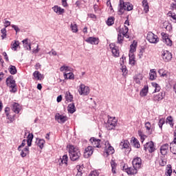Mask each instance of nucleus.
Wrapping results in <instances>:
<instances>
[{
    "label": "nucleus",
    "instance_id": "obj_1",
    "mask_svg": "<svg viewBox=\"0 0 176 176\" xmlns=\"http://www.w3.org/2000/svg\"><path fill=\"white\" fill-rule=\"evenodd\" d=\"M69 155L72 162H76V160H79L82 154L79 148L74 145H70L69 148Z\"/></svg>",
    "mask_w": 176,
    "mask_h": 176
},
{
    "label": "nucleus",
    "instance_id": "obj_2",
    "mask_svg": "<svg viewBox=\"0 0 176 176\" xmlns=\"http://www.w3.org/2000/svg\"><path fill=\"white\" fill-rule=\"evenodd\" d=\"M6 83L8 87H10V91L11 93H16L17 91V85H16V81L13 78L8 77L6 79Z\"/></svg>",
    "mask_w": 176,
    "mask_h": 176
},
{
    "label": "nucleus",
    "instance_id": "obj_3",
    "mask_svg": "<svg viewBox=\"0 0 176 176\" xmlns=\"http://www.w3.org/2000/svg\"><path fill=\"white\" fill-rule=\"evenodd\" d=\"M124 10H127L130 12V10H133V6L129 2H123L120 4V10L118 14H123L124 13Z\"/></svg>",
    "mask_w": 176,
    "mask_h": 176
},
{
    "label": "nucleus",
    "instance_id": "obj_4",
    "mask_svg": "<svg viewBox=\"0 0 176 176\" xmlns=\"http://www.w3.org/2000/svg\"><path fill=\"white\" fill-rule=\"evenodd\" d=\"M78 91L80 96H89V94H90V88L85 85V84H80Z\"/></svg>",
    "mask_w": 176,
    "mask_h": 176
},
{
    "label": "nucleus",
    "instance_id": "obj_5",
    "mask_svg": "<svg viewBox=\"0 0 176 176\" xmlns=\"http://www.w3.org/2000/svg\"><path fill=\"white\" fill-rule=\"evenodd\" d=\"M105 151L104 153V156L106 157H108L109 155H113L115 153V149L113 147L111 146V144H109V142H105Z\"/></svg>",
    "mask_w": 176,
    "mask_h": 176
},
{
    "label": "nucleus",
    "instance_id": "obj_6",
    "mask_svg": "<svg viewBox=\"0 0 176 176\" xmlns=\"http://www.w3.org/2000/svg\"><path fill=\"white\" fill-rule=\"evenodd\" d=\"M144 149L146 152H148L149 153H153V152L156 151V148H155V143H153V142L152 141L146 142L144 145Z\"/></svg>",
    "mask_w": 176,
    "mask_h": 176
},
{
    "label": "nucleus",
    "instance_id": "obj_7",
    "mask_svg": "<svg viewBox=\"0 0 176 176\" xmlns=\"http://www.w3.org/2000/svg\"><path fill=\"white\" fill-rule=\"evenodd\" d=\"M118 124V120L116 118H110L108 120L107 124V130H113L115 127H116V125Z\"/></svg>",
    "mask_w": 176,
    "mask_h": 176
},
{
    "label": "nucleus",
    "instance_id": "obj_8",
    "mask_svg": "<svg viewBox=\"0 0 176 176\" xmlns=\"http://www.w3.org/2000/svg\"><path fill=\"white\" fill-rule=\"evenodd\" d=\"M146 39L148 41V42H150V43H157L159 42L157 36L153 34L152 32H149L147 34Z\"/></svg>",
    "mask_w": 176,
    "mask_h": 176
},
{
    "label": "nucleus",
    "instance_id": "obj_9",
    "mask_svg": "<svg viewBox=\"0 0 176 176\" xmlns=\"http://www.w3.org/2000/svg\"><path fill=\"white\" fill-rule=\"evenodd\" d=\"M132 164H133V168L140 170V168H141V166H142V160L137 157L136 158L133 160Z\"/></svg>",
    "mask_w": 176,
    "mask_h": 176
},
{
    "label": "nucleus",
    "instance_id": "obj_10",
    "mask_svg": "<svg viewBox=\"0 0 176 176\" xmlns=\"http://www.w3.org/2000/svg\"><path fill=\"white\" fill-rule=\"evenodd\" d=\"M92 146L94 148H102V145L101 144V140L96 139L95 138H91L89 140Z\"/></svg>",
    "mask_w": 176,
    "mask_h": 176
},
{
    "label": "nucleus",
    "instance_id": "obj_11",
    "mask_svg": "<svg viewBox=\"0 0 176 176\" xmlns=\"http://www.w3.org/2000/svg\"><path fill=\"white\" fill-rule=\"evenodd\" d=\"M93 152H94V148L91 146H87L84 151V157L85 159H89V157L93 155Z\"/></svg>",
    "mask_w": 176,
    "mask_h": 176
},
{
    "label": "nucleus",
    "instance_id": "obj_12",
    "mask_svg": "<svg viewBox=\"0 0 176 176\" xmlns=\"http://www.w3.org/2000/svg\"><path fill=\"white\" fill-rule=\"evenodd\" d=\"M123 170L129 175H134V174H137L138 169L134 168V166L133 168H126V166H124Z\"/></svg>",
    "mask_w": 176,
    "mask_h": 176
},
{
    "label": "nucleus",
    "instance_id": "obj_13",
    "mask_svg": "<svg viewBox=\"0 0 176 176\" xmlns=\"http://www.w3.org/2000/svg\"><path fill=\"white\" fill-rule=\"evenodd\" d=\"M55 120L58 122V123H65L67 120H68V118L65 116L60 115V113H57L55 116Z\"/></svg>",
    "mask_w": 176,
    "mask_h": 176
},
{
    "label": "nucleus",
    "instance_id": "obj_14",
    "mask_svg": "<svg viewBox=\"0 0 176 176\" xmlns=\"http://www.w3.org/2000/svg\"><path fill=\"white\" fill-rule=\"evenodd\" d=\"M174 140L170 144V152L173 155H176V133L174 132Z\"/></svg>",
    "mask_w": 176,
    "mask_h": 176
},
{
    "label": "nucleus",
    "instance_id": "obj_15",
    "mask_svg": "<svg viewBox=\"0 0 176 176\" xmlns=\"http://www.w3.org/2000/svg\"><path fill=\"white\" fill-rule=\"evenodd\" d=\"M119 34L123 35V36H125V38H129V34H127V32H129V28L126 25L124 27L118 29Z\"/></svg>",
    "mask_w": 176,
    "mask_h": 176
},
{
    "label": "nucleus",
    "instance_id": "obj_16",
    "mask_svg": "<svg viewBox=\"0 0 176 176\" xmlns=\"http://www.w3.org/2000/svg\"><path fill=\"white\" fill-rule=\"evenodd\" d=\"M166 97V92H160L158 94L154 95L153 97V101H162Z\"/></svg>",
    "mask_w": 176,
    "mask_h": 176
},
{
    "label": "nucleus",
    "instance_id": "obj_17",
    "mask_svg": "<svg viewBox=\"0 0 176 176\" xmlns=\"http://www.w3.org/2000/svg\"><path fill=\"white\" fill-rule=\"evenodd\" d=\"M162 58L166 62L170 61L171 58H173V55L168 51H164V52L162 53Z\"/></svg>",
    "mask_w": 176,
    "mask_h": 176
},
{
    "label": "nucleus",
    "instance_id": "obj_18",
    "mask_svg": "<svg viewBox=\"0 0 176 176\" xmlns=\"http://www.w3.org/2000/svg\"><path fill=\"white\" fill-rule=\"evenodd\" d=\"M168 148H170V146L168 145V144H164L162 146H161L160 147L161 155H162L163 156H166V155H167L168 152Z\"/></svg>",
    "mask_w": 176,
    "mask_h": 176
},
{
    "label": "nucleus",
    "instance_id": "obj_19",
    "mask_svg": "<svg viewBox=\"0 0 176 176\" xmlns=\"http://www.w3.org/2000/svg\"><path fill=\"white\" fill-rule=\"evenodd\" d=\"M130 143L127 140H123L120 142V146L122 149H128V152H130L131 149L129 148Z\"/></svg>",
    "mask_w": 176,
    "mask_h": 176
},
{
    "label": "nucleus",
    "instance_id": "obj_20",
    "mask_svg": "<svg viewBox=\"0 0 176 176\" xmlns=\"http://www.w3.org/2000/svg\"><path fill=\"white\" fill-rule=\"evenodd\" d=\"M52 10L55 13H57L58 14H63V13H65V10L63 8H61V7H59L58 6H55L52 8Z\"/></svg>",
    "mask_w": 176,
    "mask_h": 176
},
{
    "label": "nucleus",
    "instance_id": "obj_21",
    "mask_svg": "<svg viewBox=\"0 0 176 176\" xmlns=\"http://www.w3.org/2000/svg\"><path fill=\"white\" fill-rule=\"evenodd\" d=\"M33 76H34V79H36V80H42V79H43V78H45L43 74H41L38 71H35L33 73Z\"/></svg>",
    "mask_w": 176,
    "mask_h": 176
},
{
    "label": "nucleus",
    "instance_id": "obj_22",
    "mask_svg": "<svg viewBox=\"0 0 176 176\" xmlns=\"http://www.w3.org/2000/svg\"><path fill=\"white\" fill-rule=\"evenodd\" d=\"M85 41L88 43H91V45H98V38L95 37H89Z\"/></svg>",
    "mask_w": 176,
    "mask_h": 176
},
{
    "label": "nucleus",
    "instance_id": "obj_23",
    "mask_svg": "<svg viewBox=\"0 0 176 176\" xmlns=\"http://www.w3.org/2000/svg\"><path fill=\"white\" fill-rule=\"evenodd\" d=\"M67 111L69 113H74V112H76V107H75V103H70L67 107Z\"/></svg>",
    "mask_w": 176,
    "mask_h": 176
},
{
    "label": "nucleus",
    "instance_id": "obj_24",
    "mask_svg": "<svg viewBox=\"0 0 176 176\" xmlns=\"http://www.w3.org/2000/svg\"><path fill=\"white\" fill-rule=\"evenodd\" d=\"M21 109V106H20L19 103L15 102L12 104V111L15 113H19Z\"/></svg>",
    "mask_w": 176,
    "mask_h": 176
},
{
    "label": "nucleus",
    "instance_id": "obj_25",
    "mask_svg": "<svg viewBox=\"0 0 176 176\" xmlns=\"http://www.w3.org/2000/svg\"><path fill=\"white\" fill-rule=\"evenodd\" d=\"M32 140H34V134L29 133L27 136L28 147L32 144Z\"/></svg>",
    "mask_w": 176,
    "mask_h": 176
},
{
    "label": "nucleus",
    "instance_id": "obj_26",
    "mask_svg": "<svg viewBox=\"0 0 176 176\" xmlns=\"http://www.w3.org/2000/svg\"><path fill=\"white\" fill-rule=\"evenodd\" d=\"M158 74L162 78H167L168 76V72L164 70V69H160L158 71Z\"/></svg>",
    "mask_w": 176,
    "mask_h": 176
},
{
    "label": "nucleus",
    "instance_id": "obj_27",
    "mask_svg": "<svg viewBox=\"0 0 176 176\" xmlns=\"http://www.w3.org/2000/svg\"><path fill=\"white\" fill-rule=\"evenodd\" d=\"M130 47L131 49H130L129 53H132V54H134V52L137 50V41H133Z\"/></svg>",
    "mask_w": 176,
    "mask_h": 176
},
{
    "label": "nucleus",
    "instance_id": "obj_28",
    "mask_svg": "<svg viewBox=\"0 0 176 176\" xmlns=\"http://www.w3.org/2000/svg\"><path fill=\"white\" fill-rule=\"evenodd\" d=\"M129 64L131 65H135V56H134V54L133 53H129Z\"/></svg>",
    "mask_w": 176,
    "mask_h": 176
},
{
    "label": "nucleus",
    "instance_id": "obj_29",
    "mask_svg": "<svg viewBox=\"0 0 176 176\" xmlns=\"http://www.w3.org/2000/svg\"><path fill=\"white\" fill-rule=\"evenodd\" d=\"M142 6L144 8V13H147L148 12H149V5L148 4L147 0L142 1Z\"/></svg>",
    "mask_w": 176,
    "mask_h": 176
},
{
    "label": "nucleus",
    "instance_id": "obj_30",
    "mask_svg": "<svg viewBox=\"0 0 176 176\" xmlns=\"http://www.w3.org/2000/svg\"><path fill=\"white\" fill-rule=\"evenodd\" d=\"M22 42L23 43V47L26 50H31V44L28 43V38L23 40Z\"/></svg>",
    "mask_w": 176,
    "mask_h": 176
},
{
    "label": "nucleus",
    "instance_id": "obj_31",
    "mask_svg": "<svg viewBox=\"0 0 176 176\" xmlns=\"http://www.w3.org/2000/svg\"><path fill=\"white\" fill-rule=\"evenodd\" d=\"M110 164L113 174H116V167H118V164L113 160L111 161Z\"/></svg>",
    "mask_w": 176,
    "mask_h": 176
},
{
    "label": "nucleus",
    "instance_id": "obj_32",
    "mask_svg": "<svg viewBox=\"0 0 176 176\" xmlns=\"http://www.w3.org/2000/svg\"><path fill=\"white\" fill-rule=\"evenodd\" d=\"M28 153H30V148H28V146H26L23 150L21 151V157H25V156H27Z\"/></svg>",
    "mask_w": 176,
    "mask_h": 176
},
{
    "label": "nucleus",
    "instance_id": "obj_33",
    "mask_svg": "<svg viewBox=\"0 0 176 176\" xmlns=\"http://www.w3.org/2000/svg\"><path fill=\"white\" fill-rule=\"evenodd\" d=\"M20 47V42L18 41H15L14 43H12L11 44V49L12 50H17V48Z\"/></svg>",
    "mask_w": 176,
    "mask_h": 176
},
{
    "label": "nucleus",
    "instance_id": "obj_34",
    "mask_svg": "<svg viewBox=\"0 0 176 176\" xmlns=\"http://www.w3.org/2000/svg\"><path fill=\"white\" fill-rule=\"evenodd\" d=\"M166 123L170 124V127H174V119L171 116L166 118Z\"/></svg>",
    "mask_w": 176,
    "mask_h": 176
},
{
    "label": "nucleus",
    "instance_id": "obj_35",
    "mask_svg": "<svg viewBox=\"0 0 176 176\" xmlns=\"http://www.w3.org/2000/svg\"><path fill=\"white\" fill-rule=\"evenodd\" d=\"M61 164H65V166L68 165V155H64L62 158H60Z\"/></svg>",
    "mask_w": 176,
    "mask_h": 176
},
{
    "label": "nucleus",
    "instance_id": "obj_36",
    "mask_svg": "<svg viewBox=\"0 0 176 176\" xmlns=\"http://www.w3.org/2000/svg\"><path fill=\"white\" fill-rule=\"evenodd\" d=\"M8 69L11 75H16V74H17V69H16V66L10 65Z\"/></svg>",
    "mask_w": 176,
    "mask_h": 176
},
{
    "label": "nucleus",
    "instance_id": "obj_37",
    "mask_svg": "<svg viewBox=\"0 0 176 176\" xmlns=\"http://www.w3.org/2000/svg\"><path fill=\"white\" fill-rule=\"evenodd\" d=\"M166 171V176H171V174H173V168L171 167V165H170V164L167 165Z\"/></svg>",
    "mask_w": 176,
    "mask_h": 176
},
{
    "label": "nucleus",
    "instance_id": "obj_38",
    "mask_svg": "<svg viewBox=\"0 0 176 176\" xmlns=\"http://www.w3.org/2000/svg\"><path fill=\"white\" fill-rule=\"evenodd\" d=\"M66 101L71 102L74 100V96L71 94V92L67 91L65 94Z\"/></svg>",
    "mask_w": 176,
    "mask_h": 176
},
{
    "label": "nucleus",
    "instance_id": "obj_39",
    "mask_svg": "<svg viewBox=\"0 0 176 176\" xmlns=\"http://www.w3.org/2000/svg\"><path fill=\"white\" fill-rule=\"evenodd\" d=\"M149 75L151 80H155V79H156V71H155V69H151Z\"/></svg>",
    "mask_w": 176,
    "mask_h": 176
},
{
    "label": "nucleus",
    "instance_id": "obj_40",
    "mask_svg": "<svg viewBox=\"0 0 176 176\" xmlns=\"http://www.w3.org/2000/svg\"><path fill=\"white\" fill-rule=\"evenodd\" d=\"M132 142L135 148H140L141 146L140 142L135 138H132Z\"/></svg>",
    "mask_w": 176,
    "mask_h": 176
},
{
    "label": "nucleus",
    "instance_id": "obj_41",
    "mask_svg": "<svg viewBox=\"0 0 176 176\" xmlns=\"http://www.w3.org/2000/svg\"><path fill=\"white\" fill-rule=\"evenodd\" d=\"M148 94V86H144V87L140 91L141 97H145Z\"/></svg>",
    "mask_w": 176,
    "mask_h": 176
},
{
    "label": "nucleus",
    "instance_id": "obj_42",
    "mask_svg": "<svg viewBox=\"0 0 176 176\" xmlns=\"http://www.w3.org/2000/svg\"><path fill=\"white\" fill-rule=\"evenodd\" d=\"M114 23H115V18L113 16L109 17L107 21H106V23L109 26L113 25V24H114Z\"/></svg>",
    "mask_w": 176,
    "mask_h": 176
},
{
    "label": "nucleus",
    "instance_id": "obj_43",
    "mask_svg": "<svg viewBox=\"0 0 176 176\" xmlns=\"http://www.w3.org/2000/svg\"><path fill=\"white\" fill-rule=\"evenodd\" d=\"M142 80V75L138 74L134 77V81L135 83H138V85H140L141 83V80Z\"/></svg>",
    "mask_w": 176,
    "mask_h": 176
},
{
    "label": "nucleus",
    "instance_id": "obj_44",
    "mask_svg": "<svg viewBox=\"0 0 176 176\" xmlns=\"http://www.w3.org/2000/svg\"><path fill=\"white\" fill-rule=\"evenodd\" d=\"M111 52L114 57H119V49H118V47L111 50Z\"/></svg>",
    "mask_w": 176,
    "mask_h": 176
},
{
    "label": "nucleus",
    "instance_id": "obj_45",
    "mask_svg": "<svg viewBox=\"0 0 176 176\" xmlns=\"http://www.w3.org/2000/svg\"><path fill=\"white\" fill-rule=\"evenodd\" d=\"M160 166H162V167L166 166L167 164V160L163 157L160 158Z\"/></svg>",
    "mask_w": 176,
    "mask_h": 176
},
{
    "label": "nucleus",
    "instance_id": "obj_46",
    "mask_svg": "<svg viewBox=\"0 0 176 176\" xmlns=\"http://www.w3.org/2000/svg\"><path fill=\"white\" fill-rule=\"evenodd\" d=\"M164 123H166V120H164V118H160L159 120L158 126L161 129V130L163 128V124H164Z\"/></svg>",
    "mask_w": 176,
    "mask_h": 176
},
{
    "label": "nucleus",
    "instance_id": "obj_47",
    "mask_svg": "<svg viewBox=\"0 0 176 176\" xmlns=\"http://www.w3.org/2000/svg\"><path fill=\"white\" fill-rule=\"evenodd\" d=\"M45 140H39L38 143H37V145L38 146H39V148L41 149H43V146L45 145Z\"/></svg>",
    "mask_w": 176,
    "mask_h": 176
},
{
    "label": "nucleus",
    "instance_id": "obj_48",
    "mask_svg": "<svg viewBox=\"0 0 176 176\" xmlns=\"http://www.w3.org/2000/svg\"><path fill=\"white\" fill-rule=\"evenodd\" d=\"M145 127H146L147 131H148V133H151V130H152V125L151 124V122H146Z\"/></svg>",
    "mask_w": 176,
    "mask_h": 176
},
{
    "label": "nucleus",
    "instance_id": "obj_49",
    "mask_svg": "<svg viewBox=\"0 0 176 176\" xmlns=\"http://www.w3.org/2000/svg\"><path fill=\"white\" fill-rule=\"evenodd\" d=\"M123 39H124V36H122L120 33L118 34V41L117 43H123Z\"/></svg>",
    "mask_w": 176,
    "mask_h": 176
},
{
    "label": "nucleus",
    "instance_id": "obj_50",
    "mask_svg": "<svg viewBox=\"0 0 176 176\" xmlns=\"http://www.w3.org/2000/svg\"><path fill=\"white\" fill-rule=\"evenodd\" d=\"M65 79H74V74L72 73H67L64 74Z\"/></svg>",
    "mask_w": 176,
    "mask_h": 176
},
{
    "label": "nucleus",
    "instance_id": "obj_51",
    "mask_svg": "<svg viewBox=\"0 0 176 176\" xmlns=\"http://www.w3.org/2000/svg\"><path fill=\"white\" fill-rule=\"evenodd\" d=\"M1 32L2 34V35H1L2 39H5V38H6V35H7V34H6V32H7L6 28H4L1 29Z\"/></svg>",
    "mask_w": 176,
    "mask_h": 176
},
{
    "label": "nucleus",
    "instance_id": "obj_52",
    "mask_svg": "<svg viewBox=\"0 0 176 176\" xmlns=\"http://www.w3.org/2000/svg\"><path fill=\"white\" fill-rule=\"evenodd\" d=\"M71 29L72 32H78V26L76 25V24H71Z\"/></svg>",
    "mask_w": 176,
    "mask_h": 176
},
{
    "label": "nucleus",
    "instance_id": "obj_53",
    "mask_svg": "<svg viewBox=\"0 0 176 176\" xmlns=\"http://www.w3.org/2000/svg\"><path fill=\"white\" fill-rule=\"evenodd\" d=\"M153 87H155V93L160 91V86L157 83H152Z\"/></svg>",
    "mask_w": 176,
    "mask_h": 176
},
{
    "label": "nucleus",
    "instance_id": "obj_54",
    "mask_svg": "<svg viewBox=\"0 0 176 176\" xmlns=\"http://www.w3.org/2000/svg\"><path fill=\"white\" fill-rule=\"evenodd\" d=\"M164 43H166L167 46H171L173 45V41L168 37L167 39H166V41H164Z\"/></svg>",
    "mask_w": 176,
    "mask_h": 176
},
{
    "label": "nucleus",
    "instance_id": "obj_55",
    "mask_svg": "<svg viewBox=\"0 0 176 176\" xmlns=\"http://www.w3.org/2000/svg\"><path fill=\"white\" fill-rule=\"evenodd\" d=\"M25 142H27V140L24 139L22 141L21 144L18 147V151H21V148H24V146H25Z\"/></svg>",
    "mask_w": 176,
    "mask_h": 176
},
{
    "label": "nucleus",
    "instance_id": "obj_56",
    "mask_svg": "<svg viewBox=\"0 0 176 176\" xmlns=\"http://www.w3.org/2000/svg\"><path fill=\"white\" fill-rule=\"evenodd\" d=\"M76 168H77V170H78V173H83V168H84L83 165H78L76 166Z\"/></svg>",
    "mask_w": 176,
    "mask_h": 176
},
{
    "label": "nucleus",
    "instance_id": "obj_57",
    "mask_svg": "<svg viewBox=\"0 0 176 176\" xmlns=\"http://www.w3.org/2000/svg\"><path fill=\"white\" fill-rule=\"evenodd\" d=\"M161 35L162 36L163 42H164L166 41V39H167L168 38V34H167L164 32L161 33Z\"/></svg>",
    "mask_w": 176,
    "mask_h": 176
},
{
    "label": "nucleus",
    "instance_id": "obj_58",
    "mask_svg": "<svg viewBox=\"0 0 176 176\" xmlns=\"http://www.w3.org/2000/svg\"><path fill=\"white\" fill-rule=\"evenodd\" d=\"M166 31H168L170 32V31H171L173 30V26L171 25V24L168 23L166 27H165Z\"/></svg>",
    "mask_w": 176,
    "mask_h": 176
},
{
    "label": "nucleus",
    "instance_id": "obj_59",
    "mask_svg": "<svg viewBox=\"0 0 176 176\" xmlns=\"http://www.w3.org/2000/svg\"><path fill=\"white\" fill-rule=\"evenodd\" d=\"M12 28H14L16 33L20 32V28L16 25H11Z\"/></svg>",
    "mask_w": 176,
    "mask_h": 176
},
{
    "label": "nucleus",
    "instance_id": "obj_60",
    "mask_svg": "<svg viewBox=\"0 0 176 176\" xmlns=\"http://www.w3.org/2000/svg\"><path fill=\"white\" fill-rule=\"evenodd\" d=\"M9 25H10V21H6V19H5V23H4L5 28H8Z\"/></svg>",
    "mask_w": 176,
    "mask_h": 176
},
{
    "label": "nucleus",
    "instance_id": "obj_61",
    "mask_svg": "<svg viewBox=\"0 0 176 176\" xmlns=\"http://www.w3.org/2000/svg\"><path fill=\"white\" fill-rule=\"evenodd\" d=\"M98 175H99V174L97 173V171H92L89 175V176H98Z\"/></svg>",
    "mask_w": 176,
    "mask_h": 176
},
{
    "label": "nucleus",
    "instance_id": "obj_62",
    "mask_svg": "<svg viewBox=\"0 0 176 176\" xmlns=\"http://www.w3.org/2000/svg\"><path fill=\"white\" fill-rule=\"evenodd\" d=\"M48 54H52V56H57V52L54 51L53 49Z\"/></svg>",
    "mask_w": 176,
    "mask_h": 176
},
{
    "label": "nucleus",
    "instance_id": "obj_63",
    "mask_svg": "<svg viewBox=\"0 0 176 176\" xmlns=\"http://www.w3.org/2000/svg\"><path fill=\"white\" fill-rule=\"evenodd\" d=\"M111 50H113V49H116L118 47L115 45V43H111L109 45Z\"/></svg>",
    "mask_w": 176,
    "mask_h": 176
},
{
    "label": "nucleus",
    "instance_id": "obj_64",
    "mask_svg": "<svg viewBox=\"0 0 176 176\" xmlns=\"http://www.w3.org/2000/svg\"><path fill=\"white\" fill-rule=\"evenodd\" d=\"M138 135L141 138H142V137H147L146 135H144L143 133H142V131H138Z\"/></svg>",
    "mask_w": 176,
    "mask_h": 176
}]
</instances>
